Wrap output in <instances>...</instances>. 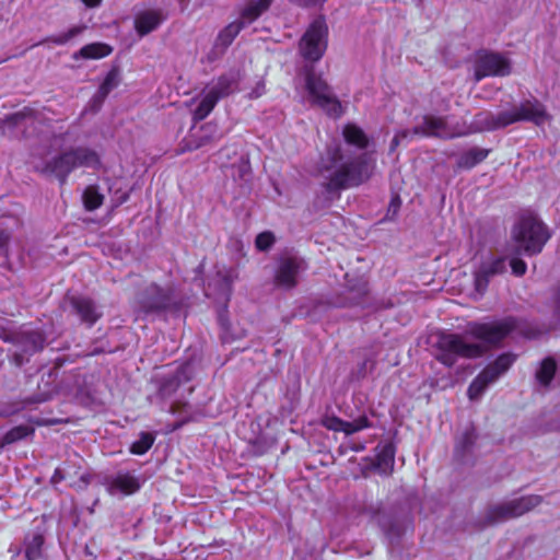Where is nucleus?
Wrapping results in <instances>:
<instances>
[{
    "mask_svg": "<svg viewBox=\"0 0 560 560\" xmlns=\"http://www.w3.org/2000/svg\"><path fill=\"white\" fill-rule=\"evenodd\" d=\"M517 327L514 317H505L501 320L472 324L467 330V336L481 341L469 342L458 334L441 332L436 340V360L445 366L452 368L459 357L475 359L482 357L490 346L501 342L511 331Z\"/></svg>",
    "mask_w": 560,
    "mask_h": 560,
    "instance_id": "f257e3e1",
    "label": "nucleus"
},
{
    "mask_svg": "<svg viewBox=\"0 0 560 560\" xmlns=\"http://www.w3.org/2000/svg\"><path fill=\"white\" fill-rule=\"evenodd\" d=\"M376 160L373 152L354 153L339 144L327 147L320 158L318 172L325 178L329 192L358 187L374 174Z\"/></svg>",
    "mask_w": 560,
    "mask_h": 560,
    "instance_id": "f03ea898",
    "label": "nucleus"
},
{
    "mask_svg": "<svg viewBox=\"0 0 560 560\" xmlns=\"http://www.w3.org/2000/svg\"><path fill=\"white\" fill-rule=\"evenodd\" d=\"M547 117L545 106L537 100H526L511 109L494 114L489 110H482L475 115L467 131H460L453 126L456 131L465 136L470 132L491 131L505 128L518 121H533L536 125L541 124Z\"/></svg>",
    "mask_w": 560,
    "mask_h": 560,
    "instance_id": "7ed1b4c3",
    "label": "nucleus"
},
{
    "mask_svg": "<svg viewBox=\"0 0 560 560\" xmlns=\"http://www.w3.org/2000/svg\"><path fill=\"white\" fill-rule=\"evenodd\" d=\"M0 339L12 345L11 361L16 366L30 362V359L43 351L46 346L44 331L30 325L18 328L0 326Z\"/></svg>",
    "mask_w": 560,
    "mask_h": 560,
    "instance_id": "20e7f679",
    "label": "nucleus"
},
{
    "mask_svg": "<svg viewBox=\"0 0 560 560\" xmlns=\"http://www.w3.org/2000/svg\"><path fill=\"white\" fill-rule=\"evenodd\" d=\"M549 238L548 228L532 213L522 215L512 229L515 254L537 255Z\"/></svg>",
    "mask_w": 560,
    "mask_h": 560,
    "instance_id": "39448f33",
    "label": "nucleus"
},
{
    "mask_svg": "<svg viewBox=\"0 0 560 560\" xmlns=\"http://www.w3.org/2000/svg\"><path fill=\"white\" fill-rule=\"evenodd\" d=\"M542 501L541 495L529 494L490 505L485 513L483 524L494 525L510 518L522 516L540 505Z\"/></svg>",
    "mask_w": 560,
    "mask_h": 560,
    "instance_id": "423d86ee",
    "label": "nucleus"
},
{
    "mask_svg": "<svg viewBox=\"0 0 560 560\" xmlns=\"http://www.w3.org/2000/svg\"><path fill=\"white\" fill-rule=\"evenodd\" d=\"M305 88L314 104L330 116H341L342 109L339 100L334 95L327 82L312 67L305 69Z\"/></svg>",
    "mask_w": 560,
    "mask_h": 560,
    "instance_id": "0eeeda50",
    "label": "nucleus"
},
{
    "mask_svg": "<svg viewBox=\"0 0 560 560\" xmlns=\"http://www.w3.org/2000/svg\"><path fill=\"white\" fill-rule=\"evenodd\" d=\"M463 132L456 131L452 125L448 124L446 117L424 115L421 121L412 129H402L396 132V136L404 141H409L413 136L427 138H441L453 139L460 137Z\"/></svg>",
    "mask_w": 560,
    "mask_h": 560,
    "instance_id": "6e6552de",
    "label": "nucleus"
},
{
    "mask_svg": "<svg viewBox=\"0 0 560 560\" xmlns=\"http://www.w3.org/2000/svg\"><path fill=\"white\" fill-rule=\"evenodd\" d=\"M516 357L513 353H502L494 362L487 365L470 383L467 395L470 400H478L486 389L497 382L514 363Z\"/></svg>",
    "mask_w": 560,
    "mask_h": 560,
    "instance_id": "1a4fd4ad",
    "label": "nucleus"
},
{
    "mask_svg": "<svg viewBox=\"0 0 560 560\" xmlns=\"http://www.w3.org/2000/svg\"><path fill=\"white\" fill-rule=\"evenodd\" d=\"M328 26L324 18L315 19L300 39L299 49L304 59L318 61L327 49Z\"/></svg>",
    "mask_w": 560,
    "mask_h": 560,
    "instance_id": "9d476101",
    "label": "nucleus"
},
{
    "mask_svg": "<svg viewBox=\"0 0 560 560\" xmlns=\"http://www.w3.org/2000/svg\"><path fill=\"white\" fill-rule=\"evenodd\" d=\"M174 303L173 292L155 283L149 284L137 299L138 307L144 314L159 313L170 308Z\"/></svg>",
    "mask_w": 560,
    "mask_h": 560,
    "instance_id": "9b49d317",
    "label": "nucleus"
},
{
    "mask_svg": "<svg viewBox=\"0 0 560 560\" xmlns=\"http://www.w3.org/2000/svg\"><path fill=\"white\" fill-rule=\"evenodd\" d=\"M307 268L305 260L295 255H284L279 258L275 272V284L290 290L298 284V277Z\"/></svg>",
    "mask_w": 560,
    "mask_h": 560,
    "instance_id": "f8f14e48",
    "label": "nucleus"
},
{
    "mask_svg": "<svg viewBox=\"0 0 560 560\" xmlns=\"http://www.w3.org/2000/svg\"><path fill=\"white\" fill-rule=\"evenodd\" d=\"M511 73V62L498 52L480 55L475 63L474 78L476 82L486 77H505Z\"/></svg>",
    "mask_w": 560,
    "mask_h": 560,
    "instance_id": "ddd939ff",
    "label": "nucleus"
},
{
    "mask_svg": "<svg viewBox=\"0 0 560 560\" xmlns=\"http://www.w3.org/2000/svg\"><path fill=\"white\" fill-rule=\"evenodd\" d=\"M36 171L46 175L55 176L61 184H65L68 175L75 170L71 150L65 151L42 165L35 166Z\"/></svg>",
    "mask_w": 560,
    "mask_h": 560,
    "instance_id": "4468645a",
    "label": "nucleus"
},
{
    "mask_svg": "<svg viewBox=\"0 0 560 560\" xmlns=\"http://www.w3.org/2000/svg\"><path fill=\"white\" fill-rule=\"evenodd\" d=\"M365 513L378 524L384 534L390 539L392 544L396 542L395 540L401 536V525L396 518L383 511L382 503L366 506Z\"/></svg>",
    "mask_w": 560,
    "mask_h": 560,
    "instance_id": "2eb2a0df",
    "label": "nucleus"
},
{
    "mask_svg": "<svg viewBox=\"0 0 560 560\" xmlns=\"http://www.w3.org/2000/svg\"><path fill=\"white\" fill-rule=\"evenodd\" d=\"M72 312L77 314L81 322L88 324L89 326L94 325L102 316V312H100L95 302L82 295H71L67 298Z\"/></svg>",
    "mask_w": 560,
    "mask_h": 560,
    "instance_id": "dca6fc26",
    "label": "nucleus"
},
{
    "mask_svg": "<svg viewBox=\"0 0 560 560\" xmlns=\"http://www.w3.org/2000/svg\"><path fill=\"white\" fill-rule=\"evenodd\" d=\"M192 369L189 363L180 365L172 375L165 376L160 381L158 393L162 398L172 397L182 384L191 380Z\"/></svg>",
    "mask_w": 560,
    "mask_h": 560,
    "instance_id": "f3484780",
    "label": "nucleus"
},
{
    "mask_svg": "<svg viewBox=\"0 0 560 560\" xmlns=\"http://www.w3.org/2000/svg\"><path fill=\"white\" fill-rule=\"evenodd\" d=\"M506 270L505 259L502 257L483 261L475 272V287L479 293H483L492 277L503 273Z\"/></svg>",
    "mask_w": 560,
    "mask_h": 560,
    "instance_id": "a211bd4d",
    "label": "nucleus"
},
{
    "mask_svg": "<svg viewBox=\"0 0 560 560\" xmlns=\"http://www.w3.org/2000/svg\"><path fill=\"white\" fill-rule=\"evenodd\" d=\"M106 485L107 491L113 495L118 493L129 495L137 492L141 487V482L138 477L124 471H119L115 476L108 477L106 479Z\"/></svg>",
    "mask_w": 560,
    "mask_h": 560,
    "instance_id": "6ab92c4d",
    "label": "nucleus"
},
{
    "mask_svg": "<svg viewBox=\"0 0 560 560\" xmlns=\"http://www.w3.org/2000/svg\"><path fill=\"white\" fill-rule=\"evenodd\" d=\"M237 278L238 272L235 268H218L213 279V287L220 300L225 303L230 300L233 291V283Z\"/></svg>",
    "mask_w": 560,
    "mask_h": 560,
    "instance_id": "aec40b11",
    "label": "nucleus"
},
{
    "mask_svg": "<svg viewBox=\"0 0 560 560\" xmlns=\"http://www.w3.org/2000/svg\"><path fill=\"white\" fill-rule=\"evenodd\" d=\"M241 73L238 70H230L221 74L211 85L209 92L217 96V100L224 98L238 90Z\"/></svg>",
    "mask_w": 560,
    "mask_h": 560,
    "instance_id": "412c9836",
    "label": "nucleus"
},
{
    "mask_svg": "<svg viewBox=\"0 0 560 560\" xmlns=\"http://www.w3.org/2000/svg\"><path fill=\"white\" fill-rule=\"evenodd\" d=\"M221 139L217 125L208 122L199 132L191 133L186 140L184 150L192 151Z\"/></svg>",
    "mask_w": 560,
    "mask_h": 560,
    "instance_id": "4be33fe9",
    "label": "nucleus"
},
{
    "mask_svg": "<svg viewBox=\"0 0 560 560\" xmlns=\"http://www.w3.org/2000/svg\"><path fill=\"white\" fill-rule=\"evenodd\" d=\"M166 15L162 10H145L140 12L135 20V26L140 36H144L154 31Z\"/></svg>",
    "mask_w": 560,
    "mask_h": 560,
    "instance_id": "5701e85b",
    "label": "nucleus"
},
{
    "mask_svg": "<svg viewBox=\"0 0 560 560\" xmlns=\"http://www.w3.org/2000/svg\"><path fill=\"white\" fill-rule=\"evenodd\" d=\"M477 432L474 427H468L464 430V432L458 436L455 444V457L465 462L467 456H469L475 447L477 441Z\"/></svg>",
    "mask_w": 560,
    "mask_h": 560,
    "instance_id": "b1692460",
    "label": "nucleus"
},
{
    "mask_svg": "<svg viewBox=\"0 0 560 560\" xmlns=\"http://www.w3.org/2000/svg\"><path fill=\"white\" fill-rule=\"evenodd\" d=\"M272 3V0H249L240 12V21L244 26L252 24L264 12H266Z\"/></svg>",
    "mask_w": 560,
    "mask_h": 560,
    "instance_id": "393cba45",
    "label": "nucleus"
},
{
    "mask_svg": "<svg viewBox=\"0 0 560 560\" xmlns=\"http://www.w3.org/2000/svg\"><path fill=\"white\" fill-rule=\"evenodd\" d=\"M395 464V446L385 443L376 447L375 466L381 474L390 475Z\"/></svg>",
    "mask_w": 560,
    "mask_h": 560,
    "instance_id": "a878e982",
    "label": "nucleus"
},
{
    "mask_svg": "<svg viewBox=\"0 0 560 560\" xmlns=\"http://www.w3.org/2000/svg\"><path fill=\"white\" fill-rule=\"evenodd\" d=\"M36 120V110L31 107H24L19 112L5 116L3 124L10 128L26 129L27 127L33 126Z\"/></svg>",
    "mask_w": 560,
    "mask_h": 560,
    "instance_id": "bb28decb",
    "label": "nucleus"
},
{
    "mask_svg": "<svg viewBox=\"0 0 560 560\" xmlns=\"http://www.w3.org/2000/svg\"><path fill=\"white\" fill-rule=\"evenodd\" d=\"M73 154L75 168L90 167L97 168L101 165V159L97 152L88 147H77L70 149Z\"/></svg>",
    "mask_w": 560,
    "mask_h": 560,
    "instance_id": "cd10ccee",
    "label": "nucleus"
},
{
    "mask_svg": "<svg viewBox=\"0 0 560 560\" xmlns=\"http://www.w3.org/2000/svg\"><path fill=\"white\" fill-rule=\"evenodd\" d=\"M489 153V149L474 147L458 156L456 165L458 168L470 170L486 160Z\"/></svg>",
    "mask_w": 560,
    "mask_h": 560,
    "instance_id": "c85d7f7f",
    "label": "nucleus"
},
{
    "mask_svg": "<svg viewBox=\"0 0 560 560\" xmlns=\"http://www.w3.org/2000/svg\"><path fill=\"white\" fill-rule=\"evenodd\" d=\"M342 136L348 144L353 145L359 150H365L369 147V137L354 124H347L343 127Z\"/></svg>",
    "mask_w": 560,
    "mask_h": 560,
    "instance_id": "c756f323",
    "label": "nucleus"
},
{
    "mask_svg": "<svg viewBox=\"0 0 560 560\" xmlns=\"http://www.w3.org/2000/svg\"><path fill=\"white\" fill-rule=\"evenodd\" d=\"M112 52V48L103 43H93L83 46L79 51L73 55L74 59H100L108 56Z\"/></svg>",
    "mask_w": 560,
    "mask_h": 560,
    "instance_id": "7c9ffc66",
    "label": "nucleus"
},
{
    "mask_svg": "<svg viewBox=\"0 0 560 560\" xmlns=\"http://www.w3.org/2000/svg\"><path fill=\"white\" fill-rule=\"evenodd\" d=\"M244 27L240 20L230 23L219 33L215 46L226 49Z\"/></svg>",
    "mask_w": 560,
    "mask_h": 560,
    "instance_id": "2f4dec72",
    "label": "nucleus"
},
{
    "mask_svg": "<svg viewBox=\"0 0 560 560\" xmlns=\"http://www.w3.org/2000/svg\"><path fill=\"white\" fill-rule=\"evenodd\" d=\"M218 102L217 96L208 91L192 113L194 120H203L213 110Z\"/></svg>",
    "mask_w": 560,
    "mask_h": 560,
    "instance_id": "473e14b6",
    "label": "nucleus"
},
{
    "mask_svg": "<svg viewBox=\"0 0 560 560\" xmlns=\"http://www.w3.org/2000/svg\"><path fill=\"white\" fill-rule=\"evenodd\" d=\"M44 545V536L39 533L33 534L25 540V558L27 560H38L42 557V547Z\"/></svg>",
    "mask_w": 560,
    "mask_h": 560,
    "instance_id": "72a5a7b5",
    "label": "nucleus"
},
{
    "mask_svg": "<svg viewBox=\"0 0 560 560\" xmlns=\"http://www.w3.org/2000/svg\"><path fill=\"white\" fill-rule=\"evenodd\" d=\"M84 208L88 211H94L103 205L104 195L96 186H88L82 196Z\"/></svg>",
    "mask_w": 560,
    "mask_h": 560,
    "instance_id": "f704fd0d",
    "label": "nucleus"
},
{
    "mask_svg": "<svg viewBox=\"0 0 560 560\" xmlns=\"http://www.w3.org/2000/svg\"><path fill=\"white\" fill-rule=\"evenodd\" d=\"M556 369H557V365H556V362L553 359H551V358L545 359L541 362L540 368L536 372V380L538 381V383L541 386L547 387L555 376Z\"/></svg>",
    "mask_w": 560,
    "mask_h": 560,
    "instance_id": "c9c22d12",
    "label": "nucleus"
},
{
    "mask_svg": "<svg viewBox=\"0 0 560 560\" xmlns=\"http://www.w3.org/2000/svg\"><path fill=\"white\" fill-rule=\"evenodd\" d=\"M34 433V429L28 425H18L9 430L2 438L1 444L9 445L25 439Z\"/></svg>",
    "mask_w": 560,
    "mask_h": 560,
    "instance_id": "e433bc0d",
    "label": "nucleus"
},
{
    "mask_svg": "<svg viewBox=\"0 0 560 560\" xmlns=\"http://www.w3.org/2000/svg\"><path fill=\"white\" fill-rule=\"evenodd\" d=\"M85 30V26H73L65 33L58 35H51L39 42L37 45L44 43H52L55 45H65L70 42L72 38L80 35Z\"/></svg>",
    "mask_w": 560,
    "mask_h": 560,
    "instance_id": "4c0bfd02",
    "label": "nucleus"
},
{
    "mask_svg": "<svg viewBox=\"0 0 560 560\" xmlns=\"http://www.w3.org/2000/svg\"><path fill=\"white\" fill-rule=\"evenodd\" d=\"M252 173L249 159L241 155L236 163L232 164V176L234 179L247 180Z\"/></svg>",
    "mask_w": 560,
    "mask_h": 560,
    "instance_id": "58836bf2",
    "label": "nucleus"
},
{
    "mask_svg": "<svg viewBox=\"0 0 560 560\" xmlns=\"http://www.w3.org/2000/svg\"><path fill=\"white\" fill-rule=\"evenodd\" d=\"M154 443V436L149 432H141L140 438L130 445V453L143 455Z\"/></svg>",
    "mask_w": 560,
    "mask_h": 560,
    "instance_id": "ea45409f",
    "label": "nucleus"
},
{
    "mask_svg": "<svg viewBox=\"0 0 560 560\" xmlns=\"http://www.w3.org/2000/svg\"><path fill=\"white\" fill-rule=\"evenodd\" d=\"M120 79L121 78L119 69L117 67H114L108 71L100 88L103 90V92H107L109 94L110 91H113L115 88L119 85Z\"/></svg>",
    "mask_w": 560,
    "mask_h": 560,
    "instance_id": "a19ab883",
    "label": "nucleus"
},
{
    "mask_svg": "<svg viewBox=\"0 0 560 560\" xmlns=\"http://www.w3.org/2000/svg\"><path fill=\"white\" fill-rule=\"evenodd\" d=\"M275 243V236L271 232H262L257 235L255 244L259 250L269 249Z\"/></svg>",
    "mask_w": 560,
    "mask_h": 560,
    "instance_id": "79ce46f5",
    "label": "nucleus"
},
{
    "mask_svg": "<svg viewBox=\"0 0 560 560\" xmlns=\"http://www.w3.org/2000/svg\"><path fill=\"white\" fill-rule=\"evenodd\" d=\"M400 206H401V200H400L399 196L393 197L388 205L387 212H386L384 219L389 220V221L394 220L396 218V215L398 214Z\"/></svg>",
    "mask_w": 560,
    "mask_h": 560,
    "instance_id": "37998d69",
    "label": "nucleus"
},
{
    "mask_svg": "<svg viewBox=\"0 0 560 560\" xmlns=\"http://www.w3.org/2000/svg\"><path fill=\"white\" fill-rule=\"evenodd\" d=\"M342 423H343V420L336 416L326 417L323 420L324 427L326 429L335 431V432H341Z\"/></svg>",
    "mask_w": 560,
    "mask_h": 560,
    "instance_id": "c03bdc74",
    "label": "nucleus"
},
{
    "mask_svg": "<svg viewBox=\"0 0 560 560\" xmlns=\"http://www.w3.org/2000/svg\"><path fill=\"white\" fill-rule=\"evenodd\" d=\"M510 266L512 268V272L517 277L525 275V272L527 270V266H526L525 261L517 257H513L511 259Z\"/></svg>",
    "mask_w": 560,
    "mask_h": 560,
    "instance_id": "a18cd8bd",
    "label": "nucleus"
},
{
    "mask_svg": "<svg viewBox=\"0 0 560 560\" xmlns=\"http://www.w3.org/2000/svg\"><path fill=\"white\" fill-rule=\"evenodd\" d=\"M50 398H51V394L48 392H45V393H40L38 395L25 397L23 399V405L30 406L33 404H40V402H45V401L49 400Z\"/></svg>",
    "mask_w": 560,
    "mask_h": 560,
    "instance_id": "49530a36",
    "label": "nucleus"
},
{
    "mask_svg": "<svg viewBox=\"0 0 560 560\" xmlns=\"http://www.w3.org/2000/svg\"><path fill=\"white\" fill-rule=\"evenodd\" d=\"M72 476V474L67 469V467H58L55 469V472L50 479V482L56 485L65 480L67 477Z\"/></svg>",
    "mask_w": 560,
    "mask_h": 560,
    "instance_id": "de8ad7c7",
    "label": "nucleus"
},
{
    "mask_svg": "<svg viewBox=\"0 0 560 560\" xmlns=\"http://www.w3.org/2000/svg\"><path fill=\"white\" fill-rule=\"evenodd\" d=\"M81 462H82V459L78 455H74V459L67 460L65 463V467H67V469H69V471L72 474V476H77L78 470L81 468V465H80Z\"/></svg>",
    "mask_w": 560,
    "mask_h": 560,
    "instance_id": "09e8293b",
    "label": "nucleus"
},
{
    "mask_svg": "<svg viewBox=\"0 0 560 560\" xmlns=\"http://www.w3.org/2000/svg\"><path fill=\"white\" fill-rule=\"evenodd\" d=\"M107 95H108L107 92H103V90L101 88H98L97 92L92 97L93 104H95L97 106V108H100L101 105L103 104V102L105 101V98L107 97Z\"/></svg>",
    "mask_w": 560,
    "mask_h": 560,
    "instance_id": "8fccbe9b",
    "label": "nucleus"
},
{
    "mask_svg": "<svg viewBox=\"0 0 560 560\" xmlns=\"http://www.w3.org/2000/svg\"><path fill=\"white\" fill-rule=\"evenodd\" d=\"M353 421L355 422V427L359 431L371 427L370 420L365 415L360 416Z\"/></svg>",
    "mask_w": 560,
    "mask_h": 560,
    "instance_id": "3c124183",
    "label": "nucleus"
},
{
    "mask_svg": "<svg viewBox=\"0 0 560 560\" xmlns=\"http://www.w3.org/2000/svg\"><path fill=\"white\" fill-rule=\"evenodd\" d=\"M341 432H345L347 435H350L355 432H359V430L357 429L354 421H345L343 420Z\"/></svg>",
    "mask_w": 560,
    "mask_h": 560,
    "instance_id": "603ef678",
    "label": "nucleus"
},
{
    "mask_svg": "<svg viewBox=\"0 0 560 560\" xmlns=\"http://www.w3.org/2000/svg\"><path fill=\"white\" fill-rule=\"evenodd\" d=\"M11 234L7 230L0 229V248L4 247L10 241Z\"/></svg>",
    "mask_w": 560,
    "mask_h": 560,
    "instance_id": "864d4df0",
    "label": "nucleus"
},
{
    "mask_svg": "<svg viewBox=\"0 0 560 560\" xmlns=\"http://www.w3.org/2000/svg\"><path fill=\"white\" fill-rule=\"evenodd\" d=\"M230 151L233 153V154H236V149L235 148H224L222 149L220 152H219V158L221 160H230Z\"/></svg>",
    "mask_w": 560,
    "mask_h": 560,
    "instance_id": "5fc2aeb1",
    "label": "nucleus"
},
{
    "mask_svg": "<svg viewBox=\"0 0 560 560\" xmlns=\"http://www.w3.org/2000/svg\"><path fill=\"white\" fill-rule=\"evenodd\" d=\"M401 142L402 141L399 139V137L395 135L390 141L389 151L394 152Z\"/></svg>",
    "mask_w": 560,
    "mask_h": 560,
    "instance_id": "6e6d98bb",
    "label": "nucleus"
},
{
    "mask_svg": "<svg viewBox=\"0 0 560 560\" xmlns=\"http://www.w3.org/2000/svg\"><path fill=\"white\" fill-rule=\"evenodd\" d=\"M86 7L94 8L98 7L102 2V0H81Z\"/></svg>",
    "mask_w": 560,
    "mask_h": 560,
    "instance_id": "4d7b16f0",
    "label": "nucleus"
},
{
    "mask_svg": "<svg viewBox=\"0 0 560 560\" xmlns=\"http://www.w3.org/2000/svg\"><path fill=\"white\" fill-rule=\"evenodd\" d=\"M177 405H179V404H178V402H176V404H173V405L171 406V412H173V413H174V412H176V406H177Z\"/></svg>",
    "mask_w": 560,
    "mask_h": 560,
    "instance_id": "13d9d810",
    "label": "nucleus"
},
{
    "mask_svg": "<svg viewBox=\"0 0 560 560\" xmlns=\"http://www.w3.org/2000/svg\"><path fill=\"white\" fill-rule=\"evenodd\" d=\"M185 422H186V421H180V422H178V423L174 427V429H178V428H180Z\"/></svg>",
    "mask_w": 560,
    "mask_h": 560,
    "instance_id": "bf43d9fd",
    "label": "nucleus"
}]
</instances>
